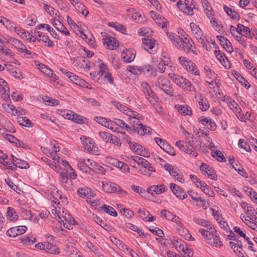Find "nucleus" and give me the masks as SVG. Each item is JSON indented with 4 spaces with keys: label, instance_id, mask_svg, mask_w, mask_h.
Wrapping results in <instances>:
<instances>
[{
    "label": "nucleus",
    "instance_id": "nucleus-43",
    "mask_svg": "<svg viewBox=\"0 0 257 257\" xmlns=\"http://www.w3.org/2000/svg\"><path fill=\"white\" fill-rule=\"evenodd\" d=\"M46 252L51 254H59L60 249L56 245L47 242L46 247Z\"/></svg>",
    "mask_w": 257,
    "mask_h": 257
},
{
    "label": "nucleus",
    "instance_id": "nucleus-59",
    "mask_svg": "<svg viewBox=\"0 0 257 257\" xmlns=\"http://www.w3.org/2000/svg\"><path fill=\"white\" fill-rule=\"evenodd\" d=\"M106 127L113 132L118 133V131H117L118 128L116 126V125L115 124L114 119V121H111L110 120H108Z\"/></svg>",
    "mask_w": 257,
    "mask_h": 257
},
{
    "label": "nucleus",
    "instance_id": "nucleus-8",
    "mask_svg": "<svg viewBox=\"0 0 257 257\" xmlns=\"http://www.w3.org/2000/svg\"><path fill=\"white\" fill-rule=\"evenodd\" d=\"M37 66L42 73L51 78L50 83L51 84L55 86L58 85L57 80L59 79V77L55 74L51 69L49 68L43 64H39Z\"/></svg>",
    "mask_w": 257,
    "mask_h": 257
},
{
    "label": "nucleus",
    "instance_id": "nucleus-38",
    "mask_svg": "<svg viewBox=\"0 0 257 257\" xmlns=\"http://www.w3.org/2000/svg\"><path fill=\"white\" fill-rule=\"evenodd\" d=\"M168 76L175 83L180 87L182 83H183V81H184V78L181 76L175 74L174 73H170L168 74Z\"/></svg>",
    "mask_w": 257,
    "mask_h": 257
},
{
    "label": "nucleus",
    "instance_id": "nucleus-64",
    "mask_svg": "<svg viewBox=\"0 0 257 257\" xmlns=\"http://www.w3.org/2000/svg\"><path fill=\"white\" fill-rule=\"evenodd\" d=\"M238 145L240 148L244 149L246 152L251 151L249 146L243 139H240L239 140Z\"/></svg>",
    "mask_w": 257,
    "mask_h": 257
},
{
    "label": "nucleus",
    "instance_id": "nucleus-20",
    "mask_svg": "<svg viewBox=\"0 0 257 257\" xmlns=\"http://www.w3.org/2000/svg\"><path fill=\"white\" fill-rule=\"evenodd\" d=\"M9 95V87L7 82L3 79H0V97L7 99Z\"/></svg>",
    "mask_w": 257,
    "mask_h": 257
},
{
    "label": "nucleus",
    "instance_id": "nucleus-42",
    "mask_svg": "<svg viewBox=\"0 0 257 257\" xmlns=\"http://www.w3.org/2000/svg\"><path fill=\"white\" fill-rule=\"evenodd\" d=\"M202 5L203 6V8L204 9V11L205 12V14L207 17L209 18H211V16H213L212 15V9L209 6V2L207 0H202Z\"/></svg>",
    "mask_w": 257,
    "mask_h": 257
},
{
    "label": "nucleus",
    "instance_id": "nucleus-4",
    "mask_svg": "<svg viewBox=\"0 0 257 257\" xmlns=\"http://www.w3.org/2000/svg\"><path fill=\"white\" fill-rule=\"evenodd\" d=\"M80 139L85 149L87 151L95 155L100 154V150L91 138L82 136Z\"/></svg>",
    "mask_w": 257,
    "mask_h": 257
},
{
    "label": "nucleus",
    "instance_id": "nucleus-48",
    "mask_svg": "<svg viewBox=\"0 0 257 257\" xmlns=\"http://www.w3.org/2000/svg\"><path fill=\"white\" fill-rule=\"evenodd\" d=\"M136 154L147 158L150 156V152L142 145L138 146Z\"/></svg>",
    "mask_w": 257,
    "mask_h": 257
},
{
    "label": "nucleus",
    "instance_id": "nucleus-58",
    "mask_svg": "<svg viewBox=\"0 0 257 257\" xmlns=\"http://www.w3.org/2000/svg\"><path fill=\"white\" fill-rule=\"evenodd\" d=\"M151 130L152 129L150 127L142 124L137 131H138V133L141 135L143 136L145 134H150Z\"/></svg>",
    "mask_w": 257,
    "mask_h": 257
},
{
    "label": "nucleus",
    "instance_id": "nucleus-34",
    "mask_svg": "<svg viewBox=\"0 0 257 257\" xmlns=\"http://www.w3.org/2000/svg\"><path fill=\"white\" fill-rule=\"evenodd\" d=\"M178 112L181 114L191 115L192 114V110L190 107L187 105H176Z\"/></svg>",
    "mask_w": 257,
    "mask_h": 257
},
{
    "label": "nucleus",
    "instance_id": "nucleus-17",
    "mask_svg": "<svg viewBox=\"0 0 257 257\" xmlns=\"http://www.w3.org/2000/svg\"><path fill=\"white\" fill-rule=\"evenodd\" d=\"M170 188L176 196L180 199H184L187 197V194L181 188L174 183L170 184Z\"/></svg>",
    "mask_w": 257,
    "mask_h": 257
},
{
    "label": "nucleus",
    "instance_id": "nucleus-22",
    "mask_svg": "<svg viewBox=\"0 0 257 257\" xmlns=\"http://www.w3.org/2000/svg\"><path fill=\"white\" fill-rule=\"evenodd\" d=\"M214 55L216 58L220 62L222 65L226 68L230 67V63L225 54L220 50H215Z\"/></svg>",
    "mask_w": 257,
    "mask_h": 257
},
{
    "label": "nucleus",
    "instance_id": "nucleus-28",
    "mask_svg": "<svg viewBox=\"0 0 257 257\" xmlns=\"http://www.w3.org/2000/svg\"><path fill=\"white\" fill-rule=\"evenodd\" d=\"M11 157L12 159L13 165L15 168L27 169L29 167V165L27 162L16 158L13 155H11Z\"/></svg>",
    "mask_w": 257,
    "mask_h": 257
},
{
    "label": "nucleus",
    "instance_id": "nucleus-32",
    "mask_svg": "<svg viewBox=\"0 0 257 257\" xmlns=\"http://www.w3.org/2000/svg\"><path fill=\"white\" fill-rule=\"evenodd\" d=\"M199 187L201 190L203 191L206 195L211 197H214L215 194L212 190L204 182H199V185H197Z\"/></svg>",
    "mask_w": 257,
    "mask_h": 257
},
{
    "label": "nucleus",
    "instance_id": "nucleus-9",
    "mask_svg": "<svg viewBox=\"0 0 257 257\" xmlns=\"http://www.w3.org/2000/svg\"><path fill=\"white\" fill-rule=\"evenodd\" d=\"M164 169L168 171L170 174L174 178H175L176 180L180 182H183L184 179H183V176L180 170L176 167L172 166L168 163H165L164 165Z\"/></svg>",
    "mask_w": 257,
    "mask_h": 257
},
{
    "label": "nucleus",
    "instance_id": "nucleus-61",
    "mask_svg": "<svg viewBox=\"0 0 257 257\" xmlns=\"http://www.w3.org/2000/svg\"><path fill=\"white\" fill-rule=\"evenodd\" d=\"M130 71L134 74L138 75L143 72V68L141 66H131L130 67Z\"/></svg>",
    "mask_w": 257,
    "mask_h": 257
},
{
    "label": "nucleus",
    "instance_id": "nucleus-41",
    "mask_svg": "<svg viewBox=\"0 0 257 257\" xmlns=\"http://www.w3.org/2000/svg\"><path fill=\"white\" fill-rule=\"evenodd\" d=\"M238 29L239 30V34L242 35L246 38H249L250 36V32L248 28L240 24H238Z\"/></svg>",
    "mask_w": 257,
    "mask_h": 257
},
{
    "label": "nucleus",
    "instance_id": "nucleus-26",
    "mask_svg": "<svg viewBox=\"0 0 257 257\" xmlns=\"http://www.w3.org/2000/svg\"><path fill=\"white\" fill-rule=\"evenodd\" d=\"M167 190L166 186L162 184L160 185H153L151 187L148 188L147 191L149 193L159 195L164 192H165Z\"/></svg>",
    "mask_w": 257,
    "mask_h": 257
},
{
    "label": "nucleus",
    "instance_id": "nucleus-6",
    "mask_svg": "<svg viewBox=\"0 0 257 257\" xmlns=\"http://www.w3.org/2000/svg\"><path fill=\"white\" fill-rule=\"evenodd\" d=\"M142 90L146 98L149 102L155 105L158 101V97L151 89L150 85L147 82H143L141 85Z\"/></svg>",
    "mask_w": 257,
    "mask_h": 257
},
{
    "label": "nucleus",
    "instance_id": "nucleus-7",
    "mask_svg": "<svg viewBox=\"0 0 257 257\" xmlns=\"http://www.w3.org/2000/svg\"><path fill=\"white\" fill-rule=\"evenodd\" d=\"M176 146L178 147L181 151L186 154L192 155L195 157L198 156V153L195 151L194 146L191 144L190 142H184L182 141H178L176 142Z\"/></svg>",
    "mask_w": 257,
    "mask_h": 257
},
{
    "label": "nucleus",
    "instance_id": "nucleus-37",
    "mask_svg": "<svg viewBox=\"0 0 257 257\" xmlns=\"http://www.w3.org/2000/svg\"><path fill=\"white\" fill-rule=\"evenodd\" d=\"M7 217L11 221H16L19 218V216L15 210V209L11 207H9L7 212Z\"/></svg>",
    "mask_w": 257,
    "mask_h": 257
},
{
    "label": "nucleus",
    "instance_id": "nucleus-60",
    "mask_svg": "<svg viewBox=\"0 0 257 257\" xmlns=\"http://www.w3.org/2000/svg\"><path fill=\"white\" fill-rule=\"evenodd\" d=\"M74 113L70 110H64L61 111L60 114L65 118L71 120L72 117L74 116Z\"/></svg>",
    "mask_w": 257,
    "mask_h": 257
},
{
    "label": "nucleus",
    "instance_id": "nucleus-50",
    "mask_svg": "<svg viewBox=\"0 0 257 257\" xmlns=\"http://www.w3.org/2000/svg\"><path fill=\"white\" fill-rule=\"evenodd\" d=\"M77 166L82 172L90 174V168L89 167L86 166V163H84V162H83V159H81L78 161Z\"/></svg>",
    "mask_w": 257,
    "mask_h": 257
},
{
    "label": "nucleus",
    "instance_id": "nucleus-63",
    "mask_svg": "<svg viewBox=\"0 0 257 257\" xmlns=\"http://www.w3.org/2000/svg\"><path fill=\"white\" fill-rule=\"evenodd\" d=\"M71 120L79 124H83L85 122L84 117L75 113H74V116L72 117Z\"/></svg>",
    "mask_w": 257,
    "mask_h": 257
},
{
    "label": "nucleus",
    "instance_id": "nucleus-19",
    "mask_svg": "<svg viewBox=\"0 0 257 257\" xmlns=\"http://www.w3.org/2000/svg\"><path fill=\"white\" fill-rule=\"evenodd\" d=\"M102 189L103 191L109 193L123 191L114 184L106 182L102 183Z\"/></svg>",
    "mask_w": 257,
    "mask_h": 257
},
{
    "label": "nucleus",
    "instance_id": "nucleus-27",
    "mask_svg": "<svg viewBox=\"0 0 257 257\" xmlns=\"http://www.w3.org/2000/svg\"><path fill=\"white\" fill-rule=\"evenodd\" d=\"M176 6L181 11L188 15L192 16L194 14L193 10L194 9L195 6H185V4H183L182 1H179L176 4Z\"/></svg>",
    "mask_w": 257,
    "mask_h": 257
},
{
    "label": "nucleus",
    "instance_id": "nucleus-31",
    "mask_svg": "<svg viewBox=\"0 0 257 257\" xmlns=\"http://www.w3.org/2000/svg\"><path fill=\"white\" fill-rule=\"evenodd\" d=\"M121 57L124 62L129 63L134 60L135 55L132 51L126 50L122 52Z\"/></svg>",
    "mask_w": 257,
    "mask_h": 257
},
{
    "label": "nucleus",
    "instance_id": "nucleus-52",
    "mask_svg": "<svg viewBox=\"0 0 257 257\" xmlns=\"http://www.w3.org/2000/svg\"><path fill=\"white\" fill-rule=\"evenodd\" d=\"M198 103L200 106V108L202 111L207 110L209 107L208 102L207 100L205 98H200L198 101Z\"/></svg>",
    "mask_w": 257,
    "mask_h": 257
},
{
    "label": "nucleus",
    "instance_id": "nucleus-16",
    "mask_svg": "<svg viewBox=\"0 0 257 257\" xmlns=\"http://www.w3.org/2000/svg\"><path fill=\"white\" fill-rule=\"evenodd\" d=\"M27 230L26 226H19L13 227L7 231V235L12 237L24 234Z\"/></svg>",
    "mask_w": 257,
    "mask_h": 257
},
{
    "label": "nucleus",
    "instance_id": "nucleus-33",
    "mask_svg": "<svg viewBox=\"0 0 257 257\" xmlns=\"http://www.w3.org/2000/svg\"><path fill=\"white\" fill-rule=\"evenodd\" d=\"M89 168H90V173L91 171H93L98 174H104L105 171L103 168L95 161H92V162L90 163Z\"/></svg>",
    "mask_w": 257,
    "mask_h": 257
},
{
    "label": "nucleus",
    "instance_id": "nucleus-46",
    "mask_svg": "<svg viewBox=\"0 0 257 257\" xmlns=\"http://www.w3.org/2000/svg\"><path fill=\"white\" fill-rule=\"evenodd\" d=\"M167 35L169 39L172 42L176 47L177 45H178L179 43L181 42L182 39L183 38V37L181 38L180 36L174 34H169L167 33Z\"/></svg>",
    "mask_w": 257,
    "mask_h": 257
},
{
    "label": "nucleus",
    "instance_id": "nucleus-11",
    "mask_svg": "<svg viewBox=\"0 0 257 257\" xmlns=\"http://www.w3.org/2000/svg\"><path fill=\"white\" fill-rule=\"evenodd\" d=\"M133 113H135V116L127 115L129 116L128 119L130 123L132 125V131L135 132L139 130L140 126L143 124L141 120L142 119V116L136 111H133Z\"/></svg>",
    "mask_w": 257,
    "mask_h": 257
},
{
    "label": "nucleus",
    "instance_id": "nucleus-51",
    "mask_svg": "<svg viewBox=\"0 0 257 257\" xmlns=\"http://www.w3.org/2000/svg\"><path fill=\"white\" fill-rule=\"evenodd\" d=\"M112 242L115 244L118 247L120 248L121 250L127 251L130 248L126 245L124 244L123 242L114 238L113 239H111Z\"/></svg>",
    "mask_w": 257,
    "mask_h": 257
},
{
    "label": "nucleus",
    "instance_id": "nucleus-56",
    "mask_svg": "<svg viewBox=\"0 0 257 257\" xmlns=\"http://www.w3.org/2000/svg\"><path fill=\"white\" fill-rule=\"evenodd\" d=\"M96 222L103 227L106 230L109 231L111 229V227L109 225L107 224L105 221L102 220L99 217H96V219L95 220Z\"/></svg>",
    "mask_w": 257,
    "mask_h": 257
},
{
    "label": "nucleus",
    "instance_id": "nucleus-30",
    "mask_svg": "<svg viewBox=\"0 0 257 257\" xmlns=\"http://www.w3.org/2000/svg\"><path fill=\"white\" fill-rule=\"evenodd\" d=\"M142 41V47L145 50L149 51V50H152L154 47L155 44V40L154 39L147 37L144 38Z\"/></svg>",
    "mask_w": 257,
    "mask_h": 257
},
{
    "label": "nucleus",
    "instance_id": "nucleus-54",
    "mask_svg": "<svg viewBox=\"0 0 257 257\" xmlns=\"http://www.w3.org/2000/svg\"><path fill=\"white\" fill-rule=\"evenodd\" d=\"M102 210H104V212H105L106 213L109 214V215H110L111 216H117L116 211L112 207L107 206L106 205H103L102 207Z\"/></svg>",
    "mask_w": 257,
    "mask_h": 257
},
{
    "label": "nucleus",
    "instance_id": "nucleus-39",
    "mask_svg": "<svg viewBox=\"0 0 257 257\" xmlns=\"http://www.w3.org/2000/svg\"><path fill=\"white\" fill-rule=\"evenodd\" d=\"M193 221L197 224L201 225L203 227H206L208 229L211 230L212 226L210 222L207 221L205 219H201L198 217H194L193 219Z\"/></svg>",
    "mask_w": 257,
    "mask_h": 257
},
{
    "label": "nucleus",
    "instance_id": "nucleus-3",
    "mask_svg": "<svg viewBox=\"0 0 257 257\" xmlns=\"http://www.w3.org/2000/svg\"><path fill=\"white\" fill-rule=\"evenodd\" d=\"M194 42L188 38L183 37L181 42L177 45V47L181 50L185 52H191L194 54L197 55V52L195 46H193Z\"/></svg>",
    "mask_w": 257,
    "mask_h": 257
},
{
    "label": "nucleus",
    "instance_id": "nucleus-25",
    "mask_svg": "<svg viewBox=\"0 0 257 257\" xmlns=\"http://www.w3.org/2000/svg\"><path fill=\"white\" fill-rule=\"evenodd\" d=\"M217 38L220 42L221 45L227 52L230 53L233 52V47L231 43L228 39L222 36H217Z\"/></svg>",
    "mask_w": 257,
    "mask_h": 257
},
{
    "label": "nucleus",
    "instance_id": "nucleus-62",
    "mask_svg": "<svg viewBox=\"0 0 257 257\" xmlns=\"http://www.w3.org/2000/svg\"><path fill=\"white\" fill-rule=\"evenodd\" d=\"M78 250L72 246H67L65 248V252L67 255L71 257V256L74 255L75 253H77Z\"/></svg>",
    "mask_w": 257,
    "mask_h": 257
},
{
    "label": "nucleus",
    "instance_id": "nucleus-36",
    "mask_svg": "<svg viewBox=\"0 0 257 257\" xmlns=\"http://www.w3.org/2000/svg\"><path fill=\"white\" fill-rule=\"evenodd\" d=\"M8 157L6 155L0 156V163L4 167L7 169H9L12 170H15V167H13L12 161L11 162L7 161Z\"/></svg>",
    "mask_w": 257,
    "mask_h": 257
},
{
    "label": "nucleus",
    "instance_id": "nucleus-44",
    "mask_svg": "<svg viewBox=\"0 0 257 257\" xmlns=\"http://www.w3.org/2000/svg\"><path fill=\"white\" fill-rule=\"evenodd\" d=\"M143 72H147L152 77H156L157 75L156 69L150 65H147L143 67Z\"/></svg>",
    "mask_w": 257,
    "mask_h": 257
},
{
    "label": "nucleus",
    "instance_id": "nucleus-35",
    "mask_svg": "<svg viewBox=\"0 0 257 257\" xmlns=\"http://www.w3.org/2000/svg\"><path fill=\"white\" fill-rule=\"evenodd\" d=\"M105 43H106L108 49L113 50L118 46L117 40L112 37H108L105 38Z\"/></svg>",
    "mask_w": 257,
    "mask_h": 257
},
{
    "label": "nucleus",
    "instance_id": "nucleus-18",
    "mask_svg": "<svg viewBox=\"0 0 257 257\" xmlns=\"http://www.w3.org/2000/svg\"><path fill=\"white\" fill-rule=\"evenodd\" d=\"M77 194L79 197L84 198H86L88 199L90 197H94L95 193L91 189L83 187L79 188L77 190Z\"/></svg>",
    "mask_w": 257,
    "mask_h": 257
},
{
    "label": "nucleus",
    "instance_id": "nucleus-57",
    "mask_svg": "<svg viewBox=\"0 0 257 257\" xmlns=\"http://www.w3.org/2000/svg\"><path fill=\"white\" fill-rule=\"evenodd\" d=\"M212 156L220 162H225L226 161L225 158L220 151L216 150L214 152H212Z\"/></svg>",
    "mask_w": 257,
    "mask_h": 257
},
{
    "label": "nucleus",
    "instance_id": "nucleus-47",
    "mask_svg": "<svg viewBox=\"0 0 257 257\" xmlns=\"http://www.w3.org/2000/svg\"><path fill=\"white\" fill-rule=\"evenodd\" d=\"M20 124L25 127H30L33 126L32 122L26 117H20L18 118Z\"/></svg>",
    "mask_w": 257,
    "mask_h": 257
},
{
    "label": "nucleus",
    "instance_id": "nucleus-2",
    "mask_svg": "<svg viewBox=\"0 0 257 257\" xmlns=\"http://www.w3.org/2000/svg\"><path fill=\"white\" fill-rule=\"evenodd\" d=\"M155 86L169 96L173 95V89L169 81L162 76H159L155 82Z\"/></svg>",
    "mask_w": 257,
    "mask_h": 257
},
{
    "label": "nucleus",
    "instance_id": "nucleus-13",
    "mask_svg": "<svg viewBox=\"0 0 257 257\" xmlns=\"http://www.w3.org/2000/svg\"><path fill=\"white\" fill-rule=\"evenodd\" d=\"M190 28L192 34L194 35L197 42L200 44H204V39L205 37L203 36L200 28L194 23L190 24Z\"/></svg>",
    "mask_w": 257,
    "mask_h": 257
},
{
    "label": "nucleus",
    "instance_id": "nucleus-40",
    "mask_svg": "<svg viewBox=\"0 0 257 257\" xmlns=\"http://www.w3.org/2000/svg\"><path fill=\"white\" fill-rule=\"evenodd\" d=\"M224 10L227 15L231 19L237 20L239 19V15L234 10H232L226 6H224Z\"/></svg>",
    "mask_w": 257,
    "mask_h": 257
},
{
    "label": "nucleus",
    "instance_id": "nucleus-53",
    "mask_svg": "<svg viewBox=\"0 0 257 257\" xmlns=\"http://www.w3.org/2000/svg\"><path fill=\"white\" fill-rule=\"evenodd\" d=\"M188 194L191 197V199L193 200H194V201H197V202L200 201L202 203V206H205V204H206V202H205V201L204 200L202 199L201 198H200L199 197H196L195 196V195H197V193H195V192H193L192 190H188Z\"/></svg>",
    "mask_w": 257,
    "mask_h": 257
},
{
    "label": "nucleus",
    "instance_id": "nucleus-29",
    "mask_svg": "<svg viewBox=\"0 0 257 257\" xmlns=\"http://www.w3.org/2000/svg\"><path fill=\"white\" fill-rule=\"evenodd\" d=\"M35 36L40 38L39 40H40V42H43L46 46L52 47L54 46L53 42L49 39V37L47 35H45L42 32H35Z\"/></svg>",
    "mask_w": 257,
    "mask_h": 257
},
{
    "label": "nucleus",
    "instance_id": "nucleus-10",
    "mask_svg": "<svg viewBox=\"0 0 257 257\" xmlns=\"http://www.w3.org/2000/svg\"><path fill=\"white\" fill-rule=\"evenodd\" d=\"M57 220L60 223H63V226L69 229H72L73 225H75L76 221L74 218L69 214L65 213L64 216L61 217L59 215L56 217Z\"/></svg>",
    "mask_w": 257,
    "mask_h": 257
},
{
    "label": "nucleus",
    "instance_id": "nucleus-14",
    "mask_svg": "<svg viewBox=\"0 0 257 257\" xmlns=\"http://www.w3.org/2000/svg\"><path fill=\"white\" fill-rule=\"evenodd\" d=\"M100 73H101V78H104L107 80V81L110 84H113V77L111 73L108 71V69L106 65L101 63L99 66Z\"/></svg>",
    "mask_w": 257,
    "mask_h": 257
},
{
    "label": "nucleus",
    "instance_id": "nucleus-5",
    "mask_svg": "<svg viewBox=\"0 0 257 257\" xmlns=\"http://www.w3.org/2000/svg\"><path fill=\"white\" fill-rule=\"evenodd\" d=\"M180 64L187 71L191 72L192 74L199 76L200 75L198 69L196 67L195 65L188 58L185 57H180L178 58Z\"/></svg>",
    "mask_w": 257,
    "mask_h": 257
},
{
    "label": "nucleus",
    "instance_id": "nucleus-23",
    "mask_svg": "<svg viewBox=\"0 0 257 257\" xmlns=\"http://www.w3.org/2000/svg\"><path fill=\"white\" fill-rule=\"evenodd\" d=\"M142 166L146 169L143 170L140 168L139 172L146 176H150L152 175L151 172L156 171L155 168L147 160H145Z\"/></svg>",
    "mask_w": 257,
    "mask_h": 257
},
{
    "label": "nucleus",
    "instance_id": "nucleus-49",
    "mask_svg": "<svg viewBox=\"0 0 257 257\" xmlns=\"http://www.w3.org/2000/svg\"><path fill=\"white\" fill-rule=\"evenodd\" d=\"M181 87L189 91L194 92L195 91V88L193 85H192L191 82L185 78L184 79V81L182 83Z\"/></svg>",
    "mask_w": 257,
    "mask_h": 257
},
{
    "label": "nucleus",
    "instance_id": "nucleus-21",
    "mask_svg": "<svg viewBox=\"0 0 257 257\" xmlns=\"http://www.w3.org/2000/svg\"><path fill=\"white\" fill-rule=\"evenodd\" d=\"M111 103L113 104V106H114L117 109L119 110L120 111H121L123 113L127 115H131L135 116L134 114H135V113L133 112V110H132L130 108L127 107L126 106L122 105L121 103H120L119 102L116 101H112Z\"/></svg>",
    "mask_w": 257,
    "mask_h": 257
},
{
    "label": "nucleus",
    "instance_id": "nucleus-15",
    "mask_svg": "<svg viewBox=\"0 0 257 257\" xmlns=\"http://www.w3.org/2000/svg\"><path fill=\"white\" fill-rule=\"evenodd\" d=\"M5 68L7 71L14 77L19 79L23 78V74L19 68H16L11 64L7 63L5 64Z\"/></svg>",
    "mask_w": 257,
    "mask_h": 257
},
{
    "label": "nucleus",
    "instance_id": "nucleus-45",
    "mask_svg": "<svg viewBox=\"0 0 257 257\" xmlns=\"http://www.w3.org/2000/svg\"><path fill=\"white\" fill-rule=\"evenodd\" d=\"M160 148L165 152L171 155L175 156L176 155L173 148L171 147V146L166 141H165V142H163V144H162V146L160 147Z\"/></svg>",
    "mask_w": 257,
    "mask_h": 257
},
{
    "label": "nucleus",
    "instance_id": "nucleus-55",
    "mask_svg": "<svg viewBox=\"0 0 257 257\" xmlns=\"http://www.w3.org/2000/svg\"><path fill=\"white\" fill-rule=\"evenodd\" d=\"M43 100L48 105L56 106L59 104V101L57 99H53L47 96H46Z\"/></svg>",
    "mask_w": 257,
    "mask_h": 257
},
{
    "label": "nucleus",
    "instance_id": "nucleus-1",
    "mask_svg": "<svg viewBox=\"0 0 257 257\" xmlns=\"http://www.w3.org/2000/svg\"><path fill=\"white\" fill-rule=\"evenodd\" d=\"M199 232L211 245L216 247H220L223 245L217 233V231L214 228L210 231L206 230L204 229H200Z\"/></svg>",
    "mask_w": 257,
    "mask_h": 257
},
{
    "label": "nucleus",
    "instance_id": "nucleus-24",
    "mask_svg": "<svg viewBox=\"0 0 257 257\" xmlns=\"http://www.w3.org/2000/svg\"><path fill=\"white\" fill-rule=\"evenodd\" d=\"M5 40L6 43L10 44L13 46L18 52L22 50V48L24 46L23 43L18 39L10 37L8 39H5Z\"/></svg>",
    "mask_w": 257,
    "mask_h": 257
},
{
    "label": "nucleus",
    "instance_id": "nucleus-12",
    "mask_svg": "<svg viewBox=\"0 0 257 257\" xmlns=\"http://www.w3.org/2000/svg\"><path fill=\"white\" fill-rule=\"evenodd\" d=\"M200 169L204 176H207L212 180H217V176L214 169L207 164L202 163L200 167Z\"/></svg>",
    "mask_w": 257,
    "mask_h": 257
}]
</instances>
